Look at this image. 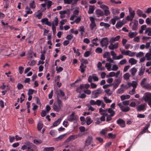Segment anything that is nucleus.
<instances>
[{
  "label": "nucleus",
  "instance_id": "obj_26",
  "mask_svg": "<svg viewBox=\"0 0 151 151\" xmlns=\"http://www.w3.org/2000/svg\"><path fill=\"white\" fill-rule=\"evenodd\" d=\"M99 100H97L96 101L94 100H91L90 101L89 103L92 105H97L98 106Z\"/></svg>",
  "mask_w": 151,
  "mask_h": 151
},
{
  "label": "nucleus",
  "instance_id": "obj_31",
  "mask_svg": "<svg viewBox=\"0 0 151 151\" xmlns=\"http://www.w3.org/2000/svg\"><path fill=\"white\" fill-rule=\"evenodd\" d=\"M137 34V33L136 32H130L129 33L128 36L130 38H132L136 36Z\"/></svg>",
  "mask_w": 151,
  "mask_h": 151
},
{
  "label": "nucleus",
  "instance_id": "obj_47",
  "mask_svg": "<svg viewBox=\"0 0 151 151\" xmlns=\"http://www.w3.org/2000/svg\"><path fill=\"white\" fill-rule=\"evenodd\" d=\"M43 124L41 123H39L37 125V129L39 131L41 130L42 127H43Z\"/></svg>",
  "mask_w": 151,
  "mask_h": 151
},
{
  "label": "nucleus",
  "instance_id": "obj_57",
  "mask_svg": "<svg viewBox=\"0 0 151 151\" xmlns=\"http://www.w3.org/2000/svg\"><path fill=\"white\" fill-rule=\"evenodd\" d=\"M100 7L101 8L104 9V10L106 9H109L108 6L103 4L101 5L100 6Z\"/></svg>",
  "mask_w": 151,
  "mask_h": 151
},
{
  "label": "nucleus",
  "instance_id": "obj_50",
  "mask_svg": "<svg viewBox=\"0 0 151 151\" xmlns=\"http://www.w3.org/2000/svg\"><path fill=\"white\" fill-rule=\"evenodd\" d=\"M110 55L109 52H105L103 55V57L104 58H107L108 57H109Z\"/></svg>",
  "mask_w": 151,
  "mask_h": 151
},
{
  "label": "nucleus",
  "instance_id": "obj_7",
  "mask_svg": "<svg viewBox=\"0 0 151 151\" xmlns=\"http://www.w3.org/2000/svg\"><path fill=\"white\" fill-rule=\"evenodd\" d=\"M116 123L122 128L125 126V122L124 121L121 119H119L116 121Z\"/></svg>",
  "mask_w": 151,
  "mask_h": 151
},
{
  "label": "nucleus",
  "instance_id": "obj_25",
  "mask_svg": "<svg viewBox=\"0 0 151 151\" xmlns=\"http://www.w3.org/2000/svg\"><path fill=\"white\" fill-rule=\"evenodd\" d=\"M100 25L101 26H104L106 29L109 28L110 27V25L108 23H105L101 22H100Z\"/></svg>",
  "mask_w": 151,
  "mask_h": 151
},
{
  "label": "nucleus",
  "instance_id": "obj_41",
  "mask_svg": "<svg viewBox=\"0 0 151 151\" xmlns=\"http://www.w3.org/2000/svg\"><path fill=\"white\" fill-rule=\"evenodd\" d=\"M103 99L104 101L106 103H110L112 102L111 100L109 99L106 96L104 97Z\"/></svg>",
  "mask_w": 151,
  "mask_h": 151
},
{
  "label": "nucleus",
  "instance_id": "obj_49",
  "mask_svg": "<svg viewBox=\"0 0 151 151\" xmlns=\"http://www.w3.org/2000/svg\"><path fill=\"white\" fill-rule=\"evenodd\" d=\"M112 56V58L114 60H115V58L116 56V54L114 51H111L110 52Z\"/></svg>",
  "mask_w": 151,
  "mask_h": 151
},
{
  "label": "nucleus",
  "instance_id": "obj_18",
  "mask_svg": "<svg viewBox=\"0 0 151 151\" xmlns=\"http://www.w3.org/2000/svg\"><path fill=\"white\" fill-rule=\"evenodd\" d=\"M129 10L130 16H131V17H132V18L133 19L135 15L134 11L133 10L132 8L130 7L129 8Z\"/></svg>",
  "mask_w": 151,
  "mask_h": 151
},
{
  "label": "nucleus",
  "instance_id": "obj_22",
  "mask_svg": "<svg viewBox=\"0 0 151 151\" xmlns=\"http://www.w3.org/2000/svg\"><path fill=\"white\" fill-rule=\"evenodd\" d=\"M147 79L145 78H143L141 81L140 84L142 87L143 88L147 83H146Z\"/></svg>",
  "mask_w": 151,
  "mask_h": 151
},
{
  "label": "nucleus",
  "instance_id": "obj_8",
  "mask_svg": "<svg viewBox=\"0 0 151 151\" xmlns=\"http://www.w3.org/2000/svg\"><path fill=\"white\" fill-rule=\"evenodd\" d=\"M118 42L114 44H113V43H110V44L108 46V48L110 50L116 49L118 48Z\"/></svg>",
  "mask_w": 151,
  "mask_h": 151
},
{
  "label": "nucleus",
  "instance_id": "obj_39",
  "mask_svg": "<svg viewBox=\"0 0 151 151\" xmlns=\"http://www.w3.org/2000/svg\"><path fill=\"white\" fill-rule=\"evenodd\" d=\"M57 102L58 105L60 106L61 107H63V103L61 100L59 98V96H58L57 98Z\"/></svg>",
  "mask_w": 151,
  "mask_h": 151
},
{
  "label": "nucleus",
  "instance_id": "obj_4",
  "mask_svg": "<svg viewBox=\"0 0 151 151\" xmlns=\"http://www.w3.org/2000/svg\"><path fill=\"white\" fill-rule=\"evenodd\" d=\"M89 18L91 22L90 24V26L91 29L93 30L96 26V24L95 21V19L92 17H90Z\"/></svg>",
  "mask_w": 151,
  "mask_h": 151
},
{
  "label": "nucleus",
  "instance_id": "obj_64",
  "mask_svg": "<svg viewBox=\"0 0 151 151\" xmlns=\"http://www.w3.org/2000/svg\"><path fill=\"white\" fill-rule=\"evenodd\" d=\"M34 142L37 144H39L42 143V141L41 140H38L36 139H35L33 140Z\"/></svg>",
  "mask_w": 151,
  "mask_h": 151
},
{
  "label": "nucleus",
  "instance_id": "obj_63",
  "mask_svg": "<svg viewBox=\"0 0 151 151\" xmlns=\"http://www.w3.org/2000/svg\"><path fill=\"white\" fill-rule=\"evenodd\" d=\"M56 70L57 71V72H60L62 71L63 70V68L61 67H58L57 66L56 67Z\"/></svg>",
  "mask_w": 151,
  "mask_h": 151
},
{
  "label": "nucleus",
  "instance_id": "obj_32",
  "mask_svg": "<svg viewBox=\"0 0 151 151\" xmlns=\"http://www.w3.org/2000/svg\"><path fill=\"white\" fill-rule=\"evenodd\" d=\"M61 120V119L60 118L58 119L54 123L52 126L55 127L57 126L60 123Z\"/></svg>",
  "mask_w": 151,
  "mask_h": 151
},
{
  "label": "nucleus",
  "instance_id": "obj_5",
  "mask_svg": "<svg viewBox=\"0 0 151 151\" xmlns=\"http://www.w3.org/2000/svg\"><path fill=\"white\" fill-rule=\"evenodd\" d=\"M59 13L60 14V17L61 19H63L65 17V14L69 15L70 13V12L69 10L68 9L66 10L60 11L59 12Z\"/></svg>",
  "mask_w": 151,
  "mask_h": 151
},
{
  "label": "nucleus",
  "instance_id": "obj_35",
  "mask_svg": "<svg viewBox=\"0 0 151 151\" xmlns=\"http://www.w3.org/2000/svg\"><path fill=\"white\" fill-rule=\"evenodd\" d=\"M138 24L137 21H135L133 26L132 29L133 30H136L137 29V26Z\"/></svg>",
  "mask_w": 151,
  "mask_h": 151
},
{
  "label": "nucleus",
  "instance_id": "obj_16",
  "mask_svg": "<svg viewBox=\"0 0 151 151\" xmlns=\"http://www.w3.org/2000/svg\"><path fill=\"white\" fill-rule=\"evenodd\" d=\"M145 57L147 60H151V47L149 49V52L146 54Z\"/></svg>",
  "mask_w": 151,
  "mask_h": 151
},
{
  "label": "nucleus",
  "instance_id": "obj_46",
  "mask_svg": "<svg viewBox=\"0 0 151 151\" xmlns=\"http://www.w3.org/2000/svg\"><path fill=\"white\" fill-rule=\"evenodd\" d=\"M102 49L100 47L97 48L95 50V52L97 53H101L102 52Z\"/></svg>",
  "mask_w": 151,
  "mask_h": 151
},
{
  "label": "nucleus",
  "instance_id": "obj_38",
  "mask_svg": "<svg viewBox=\"0 0 151 151\" xmlns=\"http://www.w3.org/2000/svg\"><path fill=\"white\" fill-rule=\"evenodd\" d=\"M130 108L128 106H124L123 108L121 110L123 112H126L130 110Z\"/></svg>",
  "mask_w": 151,
  "mask_h": 151
},
{
  "label": "nucleus",
  "instance_id": "obj_6",
  "mask_svg": "<svg viewBox=\"0 0 151 151\" xmlns=\"http://www.w3.org/2000/svg\"><path fill=\"white\" fill-rule=\"evenodd\" d=\"M100 44L102 47L107 46L108 44V41L107 37L103 38L100 41Z\"/></svg>",
  "mask_w": 151,
  "mask_h": 151
},
{
  "label": "nucleus",
  "instance_id": "obj_13",
  "mask_svg": "<svg viewBox=\"0 0 151 151\" xmlns=\"http://www.w3.org/2000/svg\"><path fill=\"white\" fill-rule=\"evenodd\" d=\"M52 106L53 110L56 112H59L61 108L62 107L55 103H54Z\"/></svg>",
  "mask_w": 151,
  "mask_h": 151
},
{
  "label": "nucleus",
  "instance_id": "obj_1",
  "mask_svg": "<svg viewBox=\"0 0 151 151\" xmlns=\"http://www.w3.org/2000/svg\"><path fill=\"white\" fill-rule=\"evenodd\" d=\"M78 119V116L76 115L74 112H72V113L69 115L67 117V120L70 122H72L73 121H76Z\"/></svg>",
  "mask_w": 151,
  "mask_h": 151
},
{
  "label": "nucleus",
  "instance_id": "obj_45",
  "mask_svg": "<svg viewBox=\"0 0 151 151\" xmlns=\"http://www.w3.org/2000/svg\"><path fill=\"white\" fill-rule=\"evenodd\" d=\"M107 131L108 130L107 129L105 128L104 129H102L100 132V133L101 134L104 135L106 133Z\"/></svg>",
  "mask_w": 151,
  "mask_h": 151
},
{
  "label": "nucleus",
  "instance_id": "obj_14",
  "mask_svg": "<svg viewBox=\"0 0 151 151\" xmlns=\"http://www.w3.org/2000/svg\"><path fill=\"white\" fill-rule=\"evenodd\" d=\"M99 112L103 116H107L108 115L107 109L106 110H104L101 108H100L99 109Z\"/></svg>",
  "mask_w": 151,
  "mask_h": 151
},
{
  "label": "nucleus",
  "instance_id": "obj_21",
  "mask_svg": "<svg viewBox=\"0 0 151 151\" xmlns=\"http://www.w3.org/2000/svg\"><path fill=\"white\" fill-rule=\"evenodd\" d=\"M66 135V134H64L63 135H60L57 137L54 138V140L57 141L61 140L63 139Z\"/></svg>",
  "mask_w": 151,
  "mask_h": 151
},
{
  "label": "nucleus",
  "instance_id": "obj_36",
  "mask_svg": "<svg viewBox=\"0 0 151 151\" xmlns=\"http://www.w3.org/2000/svg\"><path fill=\"white\" fill-rule=\"evenodd\" d=\"M109 138L111 139H114L116 137V134H113L112 133H109L108 134Z\"/></svg>",
  "mask_w": 151,
  "mask_h": 151
},
{
  "label": "nucleus",
  "instance_id": "obj_44",
  "mask_svg": "<svg viewBox=\"0 0 151 151\" xmlns=\"http://www.w3.org/2000/svg\"><path fill=\"white\" fill-rule=\"evenodd\" d=\"M92 122V120L89 117H87L86 118V122L88 125L90 124Z\"/></svg>",
  "mask_w": 151,
  "mask_h": 151
},
{
  "label": "nucleus",
  "instance_id": "obj_28",
  "mask_svg": "<svg viewBox=\"0 0 151 151\" xmlns=\"http://www.w3.org/2000/svg\"><path fill=\"white\" fill-rule=\"evenodd\" d=\"M129 62L131 65H133L137 63V60L133 58H131L129 60Z\"/></svg>",
  "mask_w": 151,
  "mask_h": 151
},
{
  "label": "nucleus",
  "instance_id": "obj_30",
  "mask_svg": "<svg viewBox=\"0 0 151 151\" xmlns=\"http://www.w3.org/2000/svg\"><path fill=\"white\" fill-rule=\"evenodd\" d=\"M130 96L129 95H122L120 96V98L122 101H123L126 99H129Z\"/></svg>",
  "mask_w": 151,
  "mask_h": 151
},
{
  "label": "nucleus",
  "instance_id": "obj_11",
  "mask_svg": "<svg viewBox=\"0 0 151 151\" xmlns=\"http://www.w3.org/2000/svg\"><path fill=\"white\" fill-rule=\"evenodd\" d=\"M95 12L96 15L98 17L103 16L104 15V12L100 9H97L96 11Z\"/></svg>",
  "mask_w": 151,
  "mask_h": 151
},
{
  "label": "nucleus",
  "instance_id": "obj_37",
  "mask_svg": "<svg viewBox=\"0 0 151 151\" xmlns=\"http://www.w3.org/2000/svg\"><path fill=\"white\" fill-rule=\"evenodd\" d=\"M101 105V107L104 108L105 106V104L104 103L102 100H99L98 106H99Z\"/></svg>",
  "mask_w": 151,
  "mask_h": 151
},
{
  "label": "nucleus",
  "instance_id": "obj_12",
  "mask_svg": "<svg viewBox=\"0 0 151 151\" xmlns=\"http://www.w3.org/2000/svg\"><path fill=\"white\" fill-rule=\"evenodd\" d=\"M145 104H142L136 107L137 110L138 111H142L145 110L146 109L145 108Z\"/></svg>",
  "mask_w": 151,
  "mask_h": 151
},
{
  "label": "nucleus",
  "instance_id": "obj_10",
  "mask_svg": "<svg viewBox=\"0 0 151 151\" xmlns=\"http://www.w3.org/2000/svg\"><path fill=\"white\" fill-rule=\"evenodd\" d=\"M93 93L94 95V98H97L99 94L102 93V91L99 88L93 91Z\"/></svg>",
  "mask_w": 151,
  "mask_h": 151
},
{
  "label": "nucleus",
  "instance_id": "obj_23",
  "mask_svg": "<svg viewBox=\"0 0 151 151\" xmlns=\"http://www.w3.org/2000/svg\"><path fill=\"white\" fill-rule=\"evenodd\" d=\"M137 71V69L135 67L131 68L129 70L132 76H134Z\"/></svg>",
  "mask_w": 151,
  "mask_h": 151
},
{
  "label": "nucleus",
  "instance_id": "obj_24",
  "mask_svg": "<svg viewBox=\"0 0 151 151\" xmlns=\"http://www.w3.org/2000/svg\"><path fill=\"white\" fill-rule=\"evenodd\" d=\"M150 126V124H147L146 125L145 127H144L142 131L140 133V134H142L144 133H145L147 131V130L148 128Z\"/></svg>",
  "mask_w": 151,
  "mask_h": 151
},
{
  "label": "nucleus",
  "instance_id": "obj_34",
  "mask_svg": "<svg viewBox=\"0 0 151 151\" xmlns=\"http://www.w3.org/2000/svg\"><path fill=\"white\" fill-rule=\"evenodd\" d=\"M105 67L108 71H110L111 70V65L110 63H106L105 64Z\"/></svg>",
  "mask_w": 151,
  "mask_h": 151
},
{
  "label": "nucleus",
  "instance_id": "obj_48",
  "mask_svg": "<svg viewBox=\"0 0 151 151\" xmlns=\"http://www.w3.org/2000/svg\"><path fill=\"white\" fill-rule=\"evenodd\" d=\"M121 81L120 79H115L114 80V83L119 86L120 83Z\"/></svg>",
  "mask_w": 151,
  "mask_h": 151
},
{
  "label": "nucleus",
  "instance_id": "obj_59",
  "mask_svg": "<svg viewBox=\"0 0 151 151\" xmlns=\"http://www.w3.org/2000/svg\"><path fill=\"white\" fill-rule=\"evenodd\" d=\"M34 91H35L33 89H29L27 93L28 95H31L33 94Z\"/></svg>",
  "mask_w": 151,
  "mask_h": 151
},
{
  "label": "nucleus",
  "instance_id": "obj_17",
  "mask_svg": "<svg viewBox=\"0 0 151 151\" xmlns=\"http://www.w3.org/2000/svg\"><path fill=\"white\" fill-rule=\"evenodd\" d=\"M94 7V6H89V10L88 11V13L89 14H91L93 13L95 9Z\"/></svg>",
  "mask_w": 151,
  "mask_h": 151
},
{
  "label": "nucleus",
  "instance_id": "obj_29",
  "mask_svg": "<svg viewBox=\"0 0 151 151\" xmlns=\"http://www.w3.org/2000/svg\"><path fill=\"white\" fill-rule=\"evenodd\" d=\"M130 76V75L129 73H126L124 75L123 77L124 80L127 81L129 79Z\"/></svg>",
  "mask_w": 151,
  "mask_h": 151
},
{
  "label": "nucleus",
  "instance_id": "obj_19",
  "mask_svg": "<svg viewBox=\"0 0 151 151\" xmlns=\"http://www.w3.org/2000/svg\"><path fill=\"white\" fill-rule=\"evenodd\" d=\"M25 145H26L28 148H32L33 149H36V147L35 146L33 145L30 142H26L25 143Z\"/></svg>",
  "mask_w": 151,
  "mask_h": 151
},
{
  "label": "nucleus",
  "instance_id": "obj_3",
  "mask_svg": "<svg viewBox=\"0 0 151 151\" xmlns=\"http://www.w3.org/2000/svg\"><path fill=\"white\" fill-rule=\"evenodd\" d=\"M143 99L146 102L151 100V93L146 92L144 94Z\"/></svg>",
  "mask_w": 151,
  "mask_h": 151
},
{
  "label": "nucleus",
  "instance_id": "obj_51",
  "mask_svg": "<svg viewBox=\"0 0 151 151\" xmlns=\"http://www.w3.org/2000/svg\"><path fill=\"white\" fill-rule=\"evenodd\" d=\"M137 13L139 17H141L142 14H143L142 11L139 9H138L137 10Z\"/></svg>",
  "mask_w": 151,
  "mask_h": 151
},
{
  "label": "nucleus",
  "instance_id": "obj_42",
  "mask_svg": "<svg viewBox=\"0 0 151 151\" xmlns=\"http://www.w3.org/2000/svg\"><path fill=\"white\" fill-rule=\"evenodd\" d=\"M85 29L83 26H81L79 28V31L81 32V34L83 36L84 32Z\"/></svg>",
  "mask_w": 151,
  "mask_h": 151
},
{
  "label": "nucleus",
  "instance_id": "obj_55",
  "mask_svg": "<svg viewBox=\"0 0 151 151\" xmlns=\"http://www.w3.org/2000/svg\"><path fill=\"white\" fill-rule=\"evenodd\" d=\"M77 137V135H72L70 136L69 138V139H70L71 141L73 140L76 138Z\"/></svg>",
  "mask_w": 151,
  "mask_h": 151
},
{
  "label": "nucleus",
  "instance_id": "obj_53",
  "mask_svg": "<svg viewBox=\"0 0 151 151\" xmlns=\"http://www.w3.org/2000/svg\"><path fill=\"white\" fill-rule=\"evenodd\" d=\"M118 68H119L118 66L114 64L113 65L111 70L113 71H116Z\"/></svg>",
  "mask_w": 151,
  "mask_h": 151
},
{
  "label": "nucleus",
  "instance_id": "obj_54",
  "mask_svg": "<svg viewBox=\"0 0 151 151\" xmlns=\"http://www.w3.org/2000/svg\"><path fill=\"white\" fill-rule=\"evenodd\" d=\"M104 91L109 96H110L112 94V91H111L110 89H108L107 90H105Z\"/></svg>",
  "mask_w": 151,
  "mask_h": 151
},
{
  "label": "nucleus",
  "instance_id": "obj_52",
  "mask_svg": "<svg viewBox=\"0 0 151 151\" xmlns=\"http://www.w3.org/2000/svg\"><path fill=\"white\" fill-rule=\"evenodd\" d=\"M46 4L47 5V8L49 9L52 4V2L50 1H48L46 3Z\"/></svg>",
  "mask_w": 151,
  "mask_h": 151
},
{
  "label": "nucleus",
  "instance_id": "obj_61",
  "mask_svg": "<svg viewBox=\"0 0 151 151\" xmlns=\"http://www.w3.org/2000/svg\"><path fill=\"white\" fill-rule=\"evenodd\" d=\"M96 122H95L96 124H99L102 122L101 119L99 118H96Z\"/></svg>",
  "mask_w": 151,
  "mask_h": 151
},
{
  "label": "nucleus",
  "instance_id": "obj_15",
  "mask_svg": "<svg viewBox=\"0 0 151 151\" xmlns=\"http://www.w3.org/2000/svg\"><path fill=\"white\" fill-rule=\"evenodd\" d=\"M120 38V36L119 35H118L115 37H112L110 39V43H113L115 41H118Z\"/></svg>",
  "mask_w": 151,
  "mask_h": 151
},
{
  "label": "nucleus",
  "instance_id": "obj_43",
  "mask_svg": "<svg viewBox=\"0 0 151 151\" xmlns=\"http://www.w3.org/2000/svg\"><path fill=\"white\" fill-rule=\"evenodd\" d=\"M145 69L144 68H141L139 69V72L138 75L139 76H141L145 72Z\"/></svg>",
  "mask_w": 151,
  "mask_h": 151
},
{
  "label": "nucleus",
  "instance_id": "obj_58",
  "mask_svg": "<svg viewBox=\"0 0 151 151\" xmlns=\"http://www.w3.org/2000/svg\"><path fill=\"white\" fill-rule=\"evenodd\" d=\"M144 88L148 90H150L151 89V85L147 83Z\"/></svg>",
  "mask_w": 151,
  "mask_h": 151
},
{
  "label": "nucleus",
  "instance_id": "obj_56",
  "mask_svg": "<svg viewBox=\"0 0 151 151\" xmlns=\"http://www.w3.org/2000/svg\"><path fill=\"white\" fill-rule=\"evenodd\" d=\"M50 134L52 137H55L56 136L55 131V130H51L50 132Z\"/></svg>",
  "mask_w": 151,
  "mask_h": 151
},
{
  "label": "nucleus",
  "instance_id": "obj_62",
  "mask_svg": "<svg viewBox=\"0 0 151 151\" xmlns=\"http://www.w3.org/2000/svg\"><path fill=\"white\" fill-rule=\"evenodd\" d=\"M144 53L142 52H139L136 55V57L138 58H140L143 56Z\"/></svg>",
  "mask_w": 151,
  "mask_h": 151
},
{
  "label": "nucleus",
  "instance_id": "obj_20",
  "mask_svg": "<svg viewBox=\"0 0 151 151\" xmlns=\"http://www.w3.org/2000/svg\"><path fill=\"white\" fill-rule=\"evenodd\" d=\"M86 67V65H84L83 63H81L80 67V69L79 70L82 73H83L85 71V68Z\"/></svg>",
  "mask_w": 151,
  "mask_h": 151
},
{
  "label": "nucleus",
  "instance_id": "obj_33",
  "mask_svg": "<svg viewBox=\"0 0 151 151\" xmlns=\"http://www.w3.org/2000/svg\"><path fill=\"white\" fill-rule=\"evenodd\" d=\"M124 24V23L122 22H119L117 23L115 26L116 28H119L121 27Z\"/></svg>",
  "mask_w": 151,
  "mask_h": 151
},
{
  "label": "nucleus",
  "instance_id": "obj_9",
  "mask_svg": "<svg viewBox=\"0 0 151 151\" xmlns=\"http://www.w3.org/2000/svg\"><path fill=\"white\" fill-rule=\"evenodd\" d=\"M93 142V138L91 136H88L85 141V145L86 146H88L90 145Z\"/></svg>",
  "mask_w": 151,
  "mask_h": 151
},
{
  "label": "nucleus",
  "instance_id": "obj_60",
  "mask_svg": "<svg viewBox=\"0 0 151 151\" xmlns=\"http://www.w3.org/2000/svg\"><path fill=\"white\" fill-rule=\"evenodd\" d=\"M48 19L47 18L42 19L41 20V22L43 24H45V23H46L47 22H48Z\"/></svg>",
  "mask_w": 151,
  "mask_h": 151
},
{
  "label": "nucleus",
  "instance_id": "obj_40",
  "mask_svg": "<svg viewBox=\"0 0 151 151\" xmlns=\"http://www.w3.org/2000/svg\"><path fill=\"white\" fill-rule=\"evenodd\" d=\"M54 149L53 147H45L44 148V150L45 151H53Z\"/></svg>",
  "mask_w": 151,
  "mask_h": 151
},
{
  "label": "nucleus",
  "instance_id": "obj_2",
  "mask_svg": "<svg viewBox=\"0 0 151 151\" xmlns=\"http://www.w3.org/2000/svg\"><path fill=\"white\" fill-rule=\"evenodd\" d=\"M93 79L94 81H97L99 80L98 77L95 74H93L92 75L89 76H88V81L89 83H91L92 82Z\"/></svg>",
  "mask_w": 151,
  "mask_h": 151
},
{
  "label": "nucleus",
  "instance_id": "obj_27",
  "mask_svg": "<svg viewBox=\"0 0 151 151\" xmlns=\"http://www.w3.org/2000/svg\"><path fill=\"white\" fill-rule=\"evenodd\" d=\"M107 112L110 114L111 116H114L115 114V111H114L112 109L109 108L107 109Z\"/></svg>",
  "mask_w": 151,
  "mask_h": 151
}]
</instances>
